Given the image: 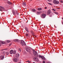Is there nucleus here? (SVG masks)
<instances>
[{
  "label": "nucleus",
  "instance_id": "f257e3e1",
  "mask_svg": "<svg viewBox=\"0 0 63 63\" xmlns=\"http://www.w3.org/2000/svg\"><path fill=\"white\" fill-rule=\"evenodd\" d=\"M20 44L23 46H26V43H25V42L23 40L21 41L20 42Z\"/></svg>",
  "mask_w": 63,
  "mask_h": 63
},
{
  "label": "nucleus",
  "instance_id": "f03ea898",
  "mask_svg": "<svg viewBox=\"0 0 63 63\" xmlns=\"http://www.w3.org/2000/svg\"><path fill=\"white\" fill-rule=\"evenodd\" d=\"M25 49L27 51V52H30L31 51V49H30L29 48V47H26Z\"/></svg>",
  "mask_w": 63,
  "mask_h": 63
},
{
  "label": "nucleus",
  "instance_id": "7ed1b4c3",
  "mask_svg": "<svg viewBox=\"0 0 63 63\" xmlns=\"http://www.w3.org/2000/svg\"><path fill=\"white\" fill-rule=\"evenodd\" d=\"M33 54L35 55V56H36L37 57H38V53H37V52L35 50H33Z\"/></svg>",
  "mask_w": 63,
  "mask_h": 63
},
{
  "label": "nucleus",
  "instance_id": "20e7f679",
  "mask_svg": "<svg viewBox=\"0 0 63 63\" xmlns=\"http://www.w3.org/2000/svg\"><path fill=\"white\" fill-rule=\"evenodd\" d=\"M53 2L55 4H58L59 3V2L58 1L56 0H54L53 1Z\"/></svg>",
  "mask_w": 63,
  "mask_h": 63
},
{
  "label": "nucleus",
  "instance_id": "39448f33",
  "mask_svg": "<svg viewBox=\"0 0 63 63\" xmlns=\"http://www.w3.org/2000/svg\"><path fill=\"white\" fill-rule=\"evenodd\" d=\"M4 10H5V8L4 7L1 6H0V11L1 12H3L4 11Z\"/></svg>",
  "mask_w": 63,
  "mask_h": 63
},
{
  "label": "nucleus",
  "instance_id": "423d86ee",
  "mask_svg": "<svg viewBox=\"0 0 63 63\" xmlns=\"http://www.w3.org/2000/svg\"><path fill=\"white\" fill-rule=\"evenodd\" d=\"M46 15L45 14H43L42 15V16H41V17L42 18H45L46 17Z\"/></svg>",
  "mask_w": 63,
  "mask_h": 63
},
{
  "label": "nucleus",
  "instance_id": "0eeeda50",
  "mask_svg": "<svg viewBox=\"0 0 63 63\" xmlns=\"http://www.w3.org/2000/svg\"><path fill=\"white\" fill-rule=\"evenodd\" d=\"M13 60L15 62H17L18 61V60L16 58L13 59Z\"/></svg>",
  "mask_w": 63,
  "mask_h": 63
},
{
  "label": "nucleus",
  "instance_id": "6e6552de",
  "mask_svg": "<svg viewBox=\"0 0 63 63\" xmlns=\"http://www.w3.org/2000/svg\"><path fill=\"white\" fill-rule=\"evenodd\" d=\"M5 44V42L4 41H0V44Z\"/></svg>",
  "mask_w": 63,
  "mask_h": 63
},
{
  "label": "nucleus",
  "instance_id": "1a4fd4ad",
  "mask_svg": "<svg viewBox=\"0 0 63 63\" xmlns=\"http://www.w3.org/2000/svg\"><path fill=\"white\" fill-rule=\"evenodd\" d=\"M19 56V55L18 54V53H17L15 55V57H18Z\"/></svg>",
  "mask_w": 63,
  "mask_h": 63
},
{
  "label": "nucleus",
  "instance_id": "9d476101",
  "mask_svg": "<svg viewBox=\"0 0 63 63\" xmlns=\"http://www.w3.org/2000/svg\"><path fill=\"white\" fill-rule=\"evenodd\" d=\"M14 53V51L13 50H11L10 51V53L11 54H12Z\"/></svg>",
  "mask_w": 63,
  "mask_h": 63
},
{
  "label": "nucleus",
  "instance_id": "9b49d317",
  "mask_svg": "<svg viewBox=\"0 0 63 63\" xmlns=\"http://www.w3.org/2000/svg\"><path fill=\"white\" fill-rule=\"evenodd\" d=\"M50 13H51V11L50 9H49L48 11L47 14L48 15H49Z\"/></svg>",
  "mask_w": 63,
  "mask_h": 63
},
{
  "label": "nucleus",
  "instance_id": "f8f14e48",
  "mask_svg": "<svg viewBox=\"0 0 63 63\" xmlns=\"http://www.w3.org/2000/svg\"><path fill=\"white\" fill-rule=\"evenodd\" d=\"M12 13L14 15H16V13L15 12V10H13L12 11Z\"/></svg>",
  "mask_w": 63,
  "mask_h": 63
},
{
  "label": "nucleus",
  "instance_id": "ddd939ff",
  "mask_svg": "<svg viewBox=\"0 0 63 63\" xmlns=\"http://www.w3.org/2000/svg\"><path fill=\"white\" fill-rule=\"evenodd\" d=\"M38 62L39 61V59L37 58V57H35V58H34Z\"/></svg>",
  "mask_w": 63,
  "mask_h": 63
},
{
  "label": "nucleus",
  "instance_id": "4468645a",
  "mask_svg": "<svg viewBox=\"0 0 63 63\" xmlns=\"http://www.w3.org/2000/svg\"><path fill=\"white\" fill-rule=\"evenodd\" d=\"M25 29L26 31H27V32H29L28 30V29H27V28H26V27H25Z\"/></svg>",
  "mask_w": 63,
  "mask_h": 63
},
{
  "label": "nucleus",
  "instance_id": "2eb2a0df",
  "mask_svg": "<svg viewBox=\"0 0 63 63\" xmlns=\"http://www.w3.org/2000/svg\"><path fill=\"white\" fill-rule=\"evenodd\" d=\"M0 58H1V59H3V58H4V56H0Z\"/></svg>",
  "mask_w": 63,
  "mask_h": 63
},
{
  "label": "nucleus",
  "instance_id": "dca6fc26",
  "mask_svg": "<svg viewBox=\"0 0 63 63\" xmlns=\"http://www.w3.org/2000/svg\"><path fill=\"white\" fill-rule=\"evenodd\" d=\"M41 13H42L41 12H37L36 13V14L37 15H39V14H40Z\"/></svg>",
  "mask_w": 63,
  "mask_h": 63
},
{
  "label": "nucleus",
  "instance_id": "f3484780",
  "mask_svg": "<svg viewBox=\"0 0 63 63\" xmlns=\"http://www.w3.org/2000/svg\"><path fill=\"white\" fill-rule=\"evenodd\" d=\"M42 59H43L44 60H46V59L45 58V57H44V56H42Z\"/></svg>",
  "mask_w": 63,
  "mask_h": 63
},
{
  "label": "nucleus",
  "instance_id": "a211bd4d",
  "mask_svg": "<svg viewBox=\"0 0 63 63\" xmlns=\"http://www.w3.org/2000/svg\"><path fill=\"white\" fill-rule=\"evenodd\" d=\"M22 4L24 5V6H26V3L25 2H23V3H22Z\"/></svg>",
  "mask_w": 63,
  "mask_h": 63
},
{
  "label": "nucleus",
  "instance_id": "6ab92c4d",
  "mask_svg": "<svg viewBox=\"0 0 63 63\" xmlns=\"http://www.w3.org/2000/svg\"><path fill=\"white\" fill-rule=\"evenodd\" d=\"M7 3H8V4L9 5H11V4H12V2H11L9 1H7Z\"/></svg>",
  "mask_w": 63,
  "mask_h": 63
},
{
  "label": "nucleus",
  "instance_id": "aec40b11",
  "mask_svg": "<svg viewBox=\"0 0 63 63\" xmlns=\"http://www.w3.org/2000/svg\"><path fill=\"white\" fill-rule=\"evenodd\" d=\"M15 42L18 43L19 42V40L18 39H16L15 40Z\"/></svg>",
  "mask_w": 63,
  "mask_h": 63
},
{
  "label": "nucleus",
  "instance_id": "412c9836",
  "mask_svg": "<svg viewBox=\"0 0 63 63\" xmlns=\"http://www.w3.org/2000/svg\"><path fill=\"white\" fill-rule=\"evenodd\" d=\"M15 12L16 13L17 15V16H18V15H19V14H18V12H17V11L16 10Z\"/></svg>",
  "mask_w": 63,
  "mask_h": 63
},
{
  "label": "nucleus",
  "instance_id": "4be33fe9",
  "mask_svg": "<svg viewBox=\"0 0 63 63\" xmlns=\"http://www.w3.org/2000/svg\"><path fill=\"white\" fill-rule=\"evenodd\" d=\"M42 10V9L41 8H38V10H39V11H41Z\"/></svg>",
  "mask_w": 63,
  "mask_h": 63
},
{
  "label": "nucleus",
  "instance_id": "5701e85b",
  "mask_svg": "<svg viewBox=\"0 0 63 63\" xmlns=\"http://www.w3.org/2000/svg\"><path fill=\"white\" fill-rule=\"evenodd\" d=\"M32 11L33 12H35V11H36V10L35 9H32Z\"/></svg>",
  "mask_w": 63,
  "mask_h": 63
},
{
  "label": "nucleus",
  "instance_id": "b1692460",
  "mask_svg": "<svg viewBox=\"0 0 63 63\" xmlns=\"http://www.w3.org/2000/svg\"><path fill=\"white\" fill-rule=\"evenodd\" d=\"M16 50H14V52H13V54H16Z\"/></svg>",
  "mask_w": 63,
  "mask_h": 63
},
{
  "label": "nucleus",
  "instance_id": "393cba45",
  "mask_svg": "<svg viewBox=\"0 0 63 63\" xmlns=\"http://www.w3.org/2000/svg\"><path fill=\"white\" fill-rule=\"evenodd\" d=\"M6 54L7 55H8L9 54V53L8 52H6Z\"/></svg>",
  "mask_w": 63,
  "mask_h": 63
},
{
  "label": "nucleus",
  "instance_id": "a878e982",
  "mask_svg": "<svg viewBox=\"0 0 63 63\" xmlns=\"http://www.w3.org/2000/svg\"><path fill=\"white\" fill-rule=\"evenodd\" d=\"M39 57L40 58H42V57H43V56H41L40 55H39Z\"/></svg>",
  "mask_w": 63,
  "mask_h": 63
},
{
  "label": "nucleus",
  "instance_id": "bb28decb",
  "mask_svg": "<svg viewBox=\"0 0 63 63\" xmlns=\"http://www.w3.org/2000/svg\"><path fill=\"white\" fill-rule=\"evenodd\" d=\"M26 36H29V34L28 33H26Z\"/></svg>",
  "mask_w": 63,
  "mask_h": 63
},
{
  "label": "nucleus",
  "instance_id": "cd10ccee",
  "mask_svg": "<svg viewBox=\"0 0 63 63\" xmlns=\"http://www.w3.org/2000/svg\"><path fill=\"white\" fill-rule=\"evenodd\" d=\"M18 50L19 51H20V52H21V49H19Z\"/></svg>",
  "mask_w": 63,
  "mask_h": 63
},
{
  "label": "nucleus",
  "instance_id": "c85d7f7f",
  "mask_svg": "<svg viewBox=\"0 0 63 63\" xmlns=\"http://www.w3.org/2000/svg\"><path fill=\"white\" fill-rule=\"evenodd\" d=\"M32 36H33V37H34V36H35V38H36V35H32Z\"/></svg>",
  "mask_w": 63,
  "mask_h": 63
},
{
  "label": "nucleus",
  "instance_id": "c756f323",
  "mask_svg": "<svg viewBox=\"0 0 63 63\" xmlns=\"http://www.w3.org/2000/svg\"><path fill=\"white\" fill-rule=\"evenodd\" d=\"M7 48H6V49H3L2 50H7Z\"/></svg>",
  "mask_w": 63,
  "mask_h": 63
},
{
  "label": "nucleus",
  "instance_id": "7c9ffc66",
  "mask_svg": "<svg viewBox=\"0 0 63 63\" xmlns=\"http://www.w3.org/2000/svg\"><path fill=\"white\" fill-rule=\"evenodd\" d=\"M10 40H8L7 41V43H10Z\"/></svg>",
  "mask_w": 63,
  "mask_h": 63
},
{
  "label": "nucleus",
  "instance_id": "2f4dec72",
  "mask_svg": "<svg viewBox=\"0 0 63 63\" xmlns=\"http://www.w3.org/2000/svg\"><path fill=\"white\" fill-rule=\"evenodd\" d=\"M48 4H49V5H51L52 4H51L50 3H48Z\"/></svg>",
  "mask_w": 63,
  "mask_h": 63
},
{
  "label": "nucleus",
  "instance_id": "473e14b6",
  "mask_svg": "<svg viewBox=\"0 0 63 63\" xmlns=\"http://www.w3.org/2000/svg\"><path fill=\"white\" fill-rule=\"evenodd\" d=\"M53 11H55V10H54V9H52Z\"/></svg>",
  "mask_w": 63,
  "mask_h": 63
},
{
  "label": "nucleus",
  "instance_id": "72a5a7b5",
  "mask_svg": "<svg viewBox=\"0 0 63 63\" xmlns=\"http://www.w3.org/2000/svg\"><path fill=\"white\" fill-rule=\"evenodd\" d=\"M48 1H51V0H47Z\"/></svg>",
  "mask_w": 63,
  "mask_h": 63
},
{
  "label": "nucleus",
  "instance_id": "f704fd0d",
  "mask_svg": "<svg viewBox=\"0 0 63 63\" xmlns=\"http://www.w3.org/2000/svg\"><path fill=\"white\" fill-rule=\"evenodd\" d=\"M60 1L61 3H63V1H62V0H61Z\"/></svg>",
  "mask_w": 63,
  "mask_h": 63
},
{
  "label": "nucleus",
  "instance_id": "c9c22d12",
  "mask_svg": "<svg viewBox=\"0 0 63 63\" xmlns=\"http://www.w3.org/2000/svg\"><path fill=\"white\" fill-rule=\"evenodd\" d=\"M43 63H45V61H43Z\"/></svg>",
  "mask_w": 63,
  "mask_h": 63
},
{
  "label": "nucleus",
  "instance_id": "e433bc0d",
  "mask_svg": "<svg viewBox=\"0 0 63 63\" xmlns=\"http://www.w3.org/2000/svg\"><path fill=\"white\" fill-rule=\"evenodd\" d=\"M11 45H12V44H10L9 45V46H11Z\"/></svg>",
  "mask_w": 63,
  "mask_h": 63
},
{
  "label": "nucleus",
  "instance_id": "4c0bfd02",
  "mask_svg": "<svg viewBox=\"0 0 63 63\" xmlns=\"http://www.w3.org/2000/svg\"><path fill=\"white\" fill-rule=\"evenodd\" d=\"M45 9H47V7H45Z\"/></svg>",
  "mask_w": 63,
  "mask_h": 63
},
{
  "label": "nucleus",
  "instance_id": "58836bf2",
  "mask_svg": "<svg viewBox=\"0 0 63 63\" xmlns=\"http://www.w3.org/2000/svg\"><path fill=\"white\" fill-rule=\"evenodd\" d=\"M29 61L28 60V61H27V62H28V63H29Z\"/></svg>",
  "mask_w": 63,
  "mask_h": 63
},
{
  "label": "nucleus",
  "instance_id": "ea45409f",
  "mask_svg": "<svg viewBox=\"0 0 63 63\" xmlns=\"http://www.w3.org/2000/svg\"><path fill=\"white\" fill-rule=\"evenodd\" d=\"M28 63H30V61H29Z\"/></svg>",
  "mask_w": 63,
  "mask_h": 63
},
{
  "label": "nucleus",
  "instance_id": "a19ab883",
  "mask_svg": "<svg viewBox=\"0 0 63 63\" xmlns=\"http://www.w3.org/2000/svg\"><path fill=\"white\" fill-rule=\"evenodd\" d=\"M62 19L63 20V17H62Z\"/></svg>",
  "mask_w": 63,
  "mask_h": 63
},
{
  "label": "nucleus",
  "instance_id": "79ce46f5",
  "mask_svg": "<svg viewBox=\"0 0 63 63\" xmlns=\"http://www.w3.org/2000/svg\"><path fill=\"white\" fill-rule=\"evenodd\" d=\"M0 47H1V44H0Z\"/></svg>",
  "mask_w": 63,
  "mask_h": 63
},
{
  "label": "nucleus",
  "instance_id": "37998d69",
  "mask_svg": "<svg viewBox=\"0 0 63 63\" xmlns=\"http://www.w3.org/2000/svg\"><path fill=\"white\" fill-rule=\"evenodd\" d=\"M3 13H2L1 14V15H2V14H3Z\"/></svg>",
  "mask_w": 63,
  "mask_h": 63
},
{
  "label": "nucleus",
  "instance_id": "c03bdc74",
  "mask_svg": "<svg viewBox=\"0 0 63 63\" xmlns=\"http://www.w3.org/2000/svg\"><path fill=\"white\" fill-rule=\"evenodd\" d=\"M55 14H57V13L56 12V13H55Z\"/></svg>",
  "mask_w": 63,
  "mask_h": 63
},
{
  "label": "nucleus",
  "instance_id": "a18cd8bd",
  "mask_svg": "<svg viewBox=\"0 0 63 63\" xmlns=\"http://www.w3.org/2000/svg\"><path fill=\"white\" fill-rule=\"evenodd\" d=\"M33 63H35V62H33Z\"/></svg>",
  "mask_w": 63,
  "mask_h": 63
},
{
  "label": "nucleus",
  "instance_id": "49530a36",
  "mask_svg": "<svg viewBox=\"0 0 63 63\" xmlns=\"http://www.w3.org/2000/svg\"><path fill=\"white\" fill-rule=\"evenodd\" d=\"M19 63H21L20 62Z\"/></svg>",
  "mask_w": 63,
  "mask_h": 63
}]
</instances>
